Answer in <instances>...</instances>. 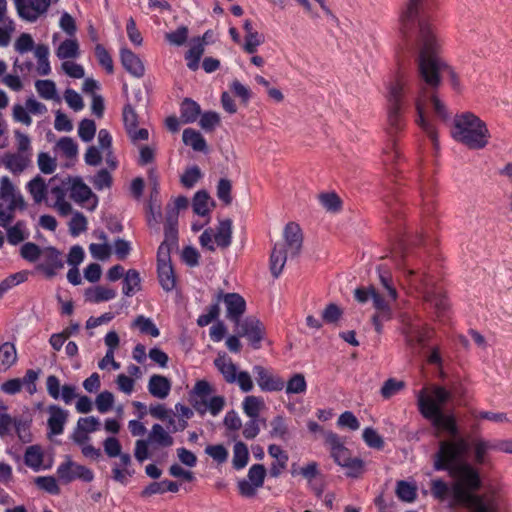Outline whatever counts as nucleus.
Returning a JSON list of instances; mask_svg holds the SVG:
<instances>
[{
    "label": "nucleus",
    "instance_id": "1",
    "mask_svg": "<svg viewBox=\"0 0 512 512\" xmlns=\"http://www.w3.org/2000/svg\"><path fill=\"white\" fill-rule=\"evenodd\" d=\"M438 432H446L451 439L439 442L434 455V468L447 470L453 478L452 495L454 501L470 509L471 512H499L500 499L494 493L477 496L474 492L480 487L477 470L463 457L469 449L468 442L459 435L458 427H434Z\"/></svg>",
    "mask_w": 512,
    "mask_h": 512
},
{
    "label": "nucleus",
    "instance_id": "2",
    "mask_svg": "<svg viewBox=\"0 0 512 512\" xmlns=\"http://www.w3.org/2000/svg\"><path fill=\"white\" fill-rule=\"evenodd\" d=\"M415 45L418 71L423 81L429 87L437 88L441 83L440 73L446 70L452 88L461 91L462 85L457 73L439 57L443 40L429 16L422 15L418 21Z\"/></svg>",
    "mask_w": 512,
    "mask_h": 512
},
{
    "label": "nucleus",
    "instance_id": "3",
    "mask_svg": "<svg viewBox=\"0 0 512 512\" xmlns=\"http://www.w3.org/2000/svg\"><path fill=\"white\" fill-rule=\"evenodd\" d=\"M407 104V76L399 71L386 88V135H394L403 127Z\"/></svg>",
    "mask_w": 512,
    "mask_h": 512
},
{
    "label": "nucleus",
    "instance_id": "4",
    "mask_svg": "<svg viewBox=\"0 0 512 512\" xmlns=\"http://www.w3.org/2000/svg\"><path fill=\"white\" fill-rule=\"evenodd\" d=\"M451 136L469 149L480 150L488 145L490 132L477 115L464 112L454 117Z\"/></svg>",
    "mask_w": 512,
    "mask_h": 512
},
{
    "label": "nucleus",
    "instance_id": "5",
    "mask_svg": "<svg viewBox=\"0 0 512 512\" xmlns=\"http://www.w3.org/2000/svg\"><path fill=\"white\" fill-rule=\"evenodd\" d=\"M215 388L206 380L196 381L189 393L191 405L200 415L209 413L218 416L224 409L226 399L222 395L214 394Z\"/></svg>",
    "mask_w": 512,
    "mask_h": 512
},
{
    "label": "nucleus",
    "instance_id": "6",
    "mask_svg": "<svg viewBox=\"0 0 512 512\" xmlns=\"http://www.w3.org/2000/svg\"><path fill=\"white\" fill-rule=\"evenodd\" d=\"M325 445L335 463L346 469L347 476L357 477L363 470V461L353 458L340 436L332 431L323 433Z\"/></svg>",
    "mask_w": 512,
    "mask_h": 512
},
{
    "label": "nucleus",
    "instance_id": "7",
    "mask_svg": "<svg viewBox=\"0 0 512 512\" xmlns=\"http://www.w3.org/2000/svg\"><path fill=\"white\" fill-rule=\"evenodd\" d=\"M25 200L8 176L0 178V227H7L16 209H25Z\"/></svg>",
    "mask_w": 512,
    "mask_h": 512
},
{
    "label": "nucleus",
    "instance_id": "8",
    "mask_svg": "<svg viewBox=\"0 0 512 512\" xmlns=\"http://www.w3.org/2000/svg\"><path fill=\"white\" fill-rule=\"evenodd\" d=\"M430 100L432 106L434 108L435 113L442 119H446L448 117V112L445 104L439 99V97L434 93L430 92L426 88H422L419 91V94L415 100V106L417 110V124L426 131V133L432 138L435 139V131L433 127L430 125L428 120L425 117L426 103Z\"/></svg>",
    "mask_w": 512,
    "mask_h": 512
},
{
    "label": "nucleus",
    "instance_id": "9",
    "mask_svg": "<svg viewBox=\"0 0 512 512\" xmlns=\"http://www.w3.org/2000/svg\"><path fill=\"white\" fill-rule=\"evenodd\" d=\"M215 367L229 384H237L242 392H250L254 388L251 375L247 371H239L238 367L226 355H219L214 360Z\"/></svg>",
    "mask_w": 512,
    "mask_h": 512
},
{
    "label": "nucleus",
    "instance_id": "10",
    "mask_svg": "<svg viewBox=\"0 0 512 512\" xmlns=\"http://www.w3.org/2000/svg\"><path fill=\"white\" fill-rule=\"evenodd\" d=\"M232 222L224 219L219 222L216 231L206 229L200 236L199 242L202 248L209 251L215 250V245L220 248H227L231 244Z\"/></svg>",
    "mask_w": 512,
    "mask_h": 512
},
{
    "label": "nucleus",
    "instance_id": "11",
    "mask_svg": "<svg viewBox=\"0 0 512 512\" xmlns=\"http://www.w3.org/2000/svg\"><path fill=\"white\" fill-rule=\"evenodd\" d=\"M18 16L27 22H36L58 0H12Z\"/></svg>",
    "mask_w": 512,
    "mask_h": 512
},
{
    "label": "nucleus",
    "instance_id": "12",
    "mask_svg": "<svg viewBox=\"0 0 512 512\" xmlns=\"http://www.w3.org/2000/svg\"><path fill=\"white\" fill-rule=\"evenodd\" d=\"M355 299L361 303L366 304L368 302L372 303L374 309H376L379 313L375 314L372 317L373 324L375 329L380 332L381 331V313L384 310V297L383 294L377 290L374 286H362L354 291Z\"/></svg>",
    "mask_w": 512,
    "mask_h": 512
},
{
    "label": "nucleus",
    "instance_id": "13",
    "mask_svg": "<svg viewBox=\"0 0 512 512\" xmlns=\"http://www.w3.org/2000/svg\"><path fill=\"white\" fill-rule=\"evenodd\" d=\"M57 475L65 483H70L75 479L84 482H91L94 479L92 470L72 461L69 457L58 466Z\"/></svg>",
    "mask_w": 512,
    "mask_h": 512
},
{
    "label": "nucleus",
    "instance_id": "14",
    "mask_svg": "<svg viewBox=\"0 0 512 512\" xmlns=\"http://www.w3.org/2000/svg\"><path fill=\"white\" fill-rule=\"evenodd\" d=\"M70 197L73 201L90 211L95 210L98 205V197L92 192L91 188L79 178L71 182Z\"/></svg>",
    "mask_w": 512,
    "mask_h": 512
},
{
    "label": "nucleus",
    "instance_id": "15",
    "mask_svg": "<svg viewBox=\"0 0 512 512\" xmlns=\"http://www.w3.org/2000/svg\"><path fill=\"white\" fill-rule=\"evenodd\" d=\"M48 436H58L64 432L65 425L69 418V411L52 404L46 408Z\"/></svg>",
    "mask_w": 512,
    "mask_h": 512
},
{
    "label": "nucleus",
    "instance_id": "16",
    "mask_svg": "<svg viewBox=\"0 0 512 512\" xmlns=\"http://www.w3.org/2000/svg\"><path fill=\"white\" fill-rule=\"evenodd\" d=\"M257 384L262 391L276 392L281 391L285 387V381L278 375L268 371L260 365L253 367Z\"/></svg>",
    "mask_w": 512,
    "mask_h": 512
},
{
    "label": "nucleus",
    "instance_id": "17",
    "mask_svg": "<svg viewBox=\"0 0 512 512\" xmlns=\"http://www.w3.org/2000/svg\"><path fill=\"white\" fill-rule=\"evenodd\" d=\"M241 337H246L254 348L259 347V343L263 338L264 327L262 323L255 317H247L242 322L237 323Z\"/></svg>",
    "mask_w": 512,
    "mask_h": 512
},
{
    "label": "nucleus",
    "instance_id": "18",
    "mask_svg": "<svg viewBox=\"0 0 512 512\" xmlns=\"http://www.w3.org/2000/svg\"><path fill=\"white\" fill-rule=\"evenodd\" d=\"M121 63L124 69L133 77L142 78L145 74V66L142 60L128 48L120 50Z\"/></svg>",
    "mask_w": 512,
    "mask_h": 512
},
{
    "label": "nucleus",
    "instance_id": "19",
    "mask_svg": "<svg viewBox=\"0 0 512 512\" xmlns=\"http://www.w3.org/2000/svg\"><path fill=\"white\" fill-rule=\"evenodd\" d=\"M51 203L49 206L54 208L60 215L67 216L72 212V205L66 199V189L61 185L52 186L49 190Z\"/></svg>",
    "mask_w": 512,
    "mask_h": 512
},
{
    "label": "nucleus",
    "instance_id": "20",
    "mask_svg": "<svg viewBox=\"0 0 512 512\" xmlns=\"http://www.w3.org/2000/svg\"><path fill=\"white\" fill-rule=\"evenodd\" d=\"M285 243H282L291 256L299 253L302 246V234L298 224L290 222L284 229Z\"/></svg>",
    "mask_w": 512,
    "mask_h": 512
},
{
    "label": "nucleus",
    "instance_id": "21",
    "mask_svg": "<svg viewBox=\"0 0 512 512\" xmlns=\"http://www.w3.org/2000/svg\"><path fill=\"white\" fill-rule=\"evenodd\" d=\"M4 167L13 174H21L32 163V157L16 152H8L2 159Z\"/></svg>",
    "mask_w": 512,
    "mask_h": 512
},
{
    "label": "nucleus",
    "instance_id": "22",
    "mask_svg": "<svg viewBox=\"0 0 512 512\" xmlns=\"http://www.w3.org/2000/svg\"><path fill=\"white\" fill-rule=\"evenodd\" d=\"M223 300L227 308V317L232 321H239L240 316L245 311V300L237 293H227L223 295Z\"/></svg>",
    "mask_w": 512,
    "mask_h": 512
},
{
    "label": "nucleus",
    "instance_id": "23",
    "mask_svg": "<svg viewBox=\"0 0 512 512\" xmlns=\"http://www.w3.org/2000/svg\"><path fill=\"white\" fill-rule=\"evenodd\" d=\"M41 259L43 260L41 268L48 276H53L57 270L64 266L60 253L52 247L43 249V256Z\"/></svg>",
    "mask_w": 512,
    "mask_h": 512
},
{
    "label": "nucleus",
    "instance_id": "24",
    "mask_svg": "<svg viewBox=\"0 0 512 512\" xmlns=\"http://www.w3.org/2000/svg\"><path fill=\"white\" fill-rule=\"evenodd\" d=\"M113 479L123 485L128 483L130 477L134 475L131 468V457L129 454L120 456L119 463H115L112 468Z\"/></svg>",
    "mask_w": 512,
    "mask_h": 512
},
{
    "label": "nucleus",
    "instance_id": "25",
    "mask_svg": "<svg viewBox=\"0 0 512 512\" xmlns=\"http://www.w3.org/2000/svg\"><path fill=\"white\" fill-rule=\"evenodd\" d=\"M149 393L158 399H165L171 390V382L162 375L154 374L148 381Z\"/></svg>",
    "mask_w": 512,
    "mask_h": 512
},
{
    "label": "nucleus",
    "instance_id": "26",
    "mask_svg": "<svg viewBox=\"0 0 512 512\" xmlns=\"http://www.w3.org/2000/svg\"><path fill=\"white\" fill-rule=\"evenodd\" d=\"M26 189L31 195L34 203L40 204L47 200L49 193L48 186L43 177L37 175L26 184Z\"/></svg>",
    "mask_w": 512,
    "mask_h": 512
},
{
    "label": "nucleus",
    "instance_id": "27",
    "mask_svg": "<svg viewBox=\"0 0 512 512\" xmlns=\"http://www.w3.org/2000/svg\"><path fill=\"white\" fill-rule=\"evenodd\" d=\"M25 464L34 471L48 469L50 465L44 464V454L40 446H29L24 455Z\"/></svg>",
    "mask_w": 512,
    "mask_h": 512
},
{
    "label": "nucleus",
    "instance_id": "28",
    "mask_svg": "<svg viewBox=\"0 0 512 512\" xmlns=\"http://www.w3.org/2000/svg\"><path fill=\"white\" fill-rule=\"evenodd\" d=\"M55 54L60 60L65 61L78 58L80 55V48L77 39L75 37H69L62 41L57 46Z\"/></svg>",
    "mask_w": 512,
    "mask_h": 512
},
{
    "label": "nucleus",
    "instance_id": "29",
    "mask_svg": "<svg viewBox=\"0 0 512 512\" xmlns=\"http://www.w3.org/2000/svg\"><path fill=\"white\" fill-rule=\"evenodd\" d=\"M268 453L275 459V462L270 467V475L278 477L287 466L288 455L276 444H271L268 447Z\"/></svg>",
    "mask_w": 512,
    "mask_h": 512
},
{
    "label": "nucleus",
    "instance_id": "30",
    "mask_svg": "<svg viewBox=\"0 0 512 512\" xmlns=\"http://www.w3.org/2000/svg\"><path fill=\"white\" fill-rule=\"evenodd\" d=\"M289 251L284 247L283 244H276L272 250L270 256V270L274 277H278L287 260Z\"/></svg>",
    "mask_w": 512,
    "mask_h": 512
},
{
    "label": "nucleus",
    "instance_id": "31",
    "mask_svg": "<svg viewBox=\"0 0 512 512\" xmlns=\"http://www.w3.org/2000/svg\"><path fill=\"white\" fill-rule=\"evenodd\" d=\"M56 156L74 159L78 155V144L71 137H61L54 146Z\"/></svg>",
    "mask_w": 512,
    "mask_h": 512
},
{
    "label": "nucleus",
    "instance_id": "32",
    "mask_svg": "<svg viewBox=\"0 0 512 512\" xmlns=\"http://www.w3.org/2000/svg\"><path fill=\"white\" fill-rule=\"evenodd\" d=\"M116 290L104 286L90 287L85 291V299L91 303H100L112 300L116 297Z\"/></svg>",
    "mask_w": 512,
    "mask_h": 512
},
{
    "label": "nucleus",
    "instance_id": "33",
    "mask_svg": "<svg viewBox=\"0 0 512 512\" xmlns=\"http://www.w3.org/2000/svg\"><path fill=\"white\" fill-rule=\"evenodd\" d=\"M147 439L151 445L157 447H170L174 443L173 437L160 424H154L152 426Z\"/></svg>",
    "mask_w": 512,
    "mask_h": 512
},
{
    "label": "nucleus",
    "instance_id": "34",
    "mask_svg": "<svg viewBox=\"0 0 512 512\" xmlns=\"http://www.w3.org/2000/svg\"><path fill=\"white\" fill-rule=\"evenodd\" d=\"M472 449L474 453V461L477 464H482L485 462L488 452L496 450V441L491 442L483 438H476L472 442Z\"/></svg>",
    "mask_w": 512,
    "mask_h": 512
},
{
    "label": "nucleus",
    "instance_id": "35",
    "mask_svg": "<svg viewBox=\"0 0 512 512\" xmlns=\"http://www.w3.org/2000/svg\"><path fill=\"white\" fill-rule=\"evenodd\" d=\"M34 55L37 59V73L41 76L49 75L51 73L49 48L46 45H38L34 49Z\"/></svg>",
    "mask_w": 512,
    "mask_h": 512
},
{
    "label": "nucleus",
    "instance_id": "36",
    "mask_svg": "<svg viewBox=\"0 0 512 512\" xmlns=\"http://www.w3.org/2000/svg\"><path fill=\"white\" fill-rule=\"evenodd\" d=\"M244 413L252 419H257L260 412L265 408L263 398L259 396L250 395L244 398L242 402Z\"/></svg>",
    "mask_w": 512,
    "mask_h": 512
},
{
    "label": "nucleus",
    "instance_id": "37",
    "mask_svg": "<svg viewBox=\"0 0 512 512\" xmlns=\"http://www.w3.org/2000/svg\"><path fill=\"white\" fill-rule=\"evenodd\" d=\"M35 89L39 96L45 100L61 101L57 93L56 84L52 80H37L35 82Z\"/></svg>",
    "mask_w": 512,
    "mask_h": 512
},
{
    "label": "nucleus",
    "instance_id": "38",
    "mask_svg": "<svg viewBox=\"0 0 512 512\" xmlns=\"http://www.w3.org/2000/svg\"><path fill=\"white\" fill-rule=\"evenodd\" d=\"M7 228V240L11 245H17L29 237V231L23 221H18Z\"/></svg>",
    "mask_w": 512,
    "mask_h": 512
},
{
    "label": "nucleus",
    "instance_id": "39",
    "mask_svg": "<svg viewBox=\"0 0 512 512\" xmlns=\"http://www.w3.org/2000/svg\"><path fill=\"white\" fill-rule=\"evenodd\" d=\"M158 278L165 291H171L175 288L176 280L171 263L158 265Z\"/></svg>",
    "mask_w": 512,
    "mask_h": 512
},
{
    "label": "nucleus",
    "instance_id": "40",
    "mask_svg": "<svg viewBox=\"0 0 512 512\" xmlns=\"http://www.w3.org/2000/svg\"><path fill=\"white\" fill-rule=\"evenodd\" d=\"M17 360L16 348L13 344L6 342L0 346V371H6Z\"/></svg>",
    "mask_w": 512,
    "mask_h": 512
},
{
    "label": "nucleus",
    "instance_id": "41",
    "mask_svg": "<svg viewBox=\"0 0 512 512\" xmlns=\"http://www.w3.org/2000/svg\"><path fill=\"white\" fill-rule=\"evenodd\" d=\"M213 205V201L205 191H198L193 198V211L197 215H208Z\"/></svg>",
    "mask_w": 512,
    "mask_h": 512
},
{
    "label": "nucleus",
    "instance_id": "42",
    "mask_svg": "<svg viewBox=\"0 0 512 512\" xmlns=\"http://www.w3.org/2000/svg\"><path fill=\"white\" fill-rule=\"evenodd\" d=\"M200 106L193 100L186 98L181 104L180 118L183 123H193L200 114Z\"/></svg>",
    "mask_w": 512,
    "mask_h": 512
},
{
    "label": "nucleus",
    "instance_id": "43",
    "mask_svg": "<svg viewBox=\"0 0 512 512\" xmlns=\"http://www.w3.org/2000/svg\"><path fill=\"white\" fill-rule=\"evenodd\" d=\"M183 142L191 146L195 151H204L206 149V141L203 136L191 128L183 131Z\"/></svg>",
    "mask_w": 512,
    "mask_h": 512
},
{
    "label": "nucleus",
    "instance_id": "44",
    "mask_svg": "<svg viewBox=\"0 0 512 512\" xmlns=\"http://www.w3.org/2000/svg\"><path fill=\"white\" fill-rule=\"evenodd\" d=\"M249 459V451L243 442H236L233 447V467L237 470L243 469Z\"/></svg>",
    "mask_w": 512,
    "mask_h": 512
},
{
    "label": "nucleus",
    "instance_id": "45",
    "mask_svg": "<svg viewBox=\"0 0 512 512\" xmlns=\"http://www.w3.org/2000/svg\"><path fill=\"white\" fill-rule=\"evenodd\" d=\"M140 289V276L136 270L127 271L123 281V293L126 296H132Z\"/></svg>",
    "mask_w": 512,
    "mask_h": 512
},
{
    "label": "nucleus",
    "instance_id": "46",
    "mask_svg": "<svg viewBox=\"0 0 512 512\" xmlns=\"http://www.w3.org/2000/svg\"><path fill=\"white\" fill-rule=\"evenodd\" d=\"M16 153L24 154L29 157H33V148L30 137L21 132L20 130L14 131Z\"/></svg>",
    "mask_w": 512,
    "mask_h": 512
},
{
    "label": "nucleus",
    "instance_id": "47",
    "mask_svg": "<svg viewBox=\"0 0 512 512\" xmlns=\"http://www.w3.org/2000/svg\"><path fill=\"white\" fill-rule=\"evenodd\" d=\"M177 221L178 215L175 211H170L167 214L166 225H165V240L170 244H176L177 242Z\"/></svg>",
    "mask_w": 512,
    "mask_h": 512
},
{
    "label": "nucleus",
    "instance_id": "48",
    "mask_svg": "<svg viewBox=\"0 0 512 512\" xmlns=\"http://www.w3.org/2000/svg\"><path fill=\"white\" fill-rule=\"evenodd\" d=\"M307 383L305 377L301 373L294 374L286 385L287 394H303L306 392Z\"/></svg>",
    "mask_w": 512,
    "mask_h": 512
},
{
    "label": "nucleus",
    "instance_id": "49",
    "mask_svg": "<svg viewBox=\"0 0 512 512\" xmlns=\"http://www.w3.org/2000/svg\"><path fill=\"white\" fill-rule=\"evenodd\" d=\"M14 32L15 22L7 17L0 23V47H7L10 44Z\"/></svg>",
    "mask_w": 512,
    "mask_h": 512
},
{
    "label": "nucleus",
    "instance_id": "50",
    "mask_svg": "<svg viewBox=\"0 0 512 512\" xmlns=\"http://www.w3.org/2000/svg\"><path fill=\"white\" fill-rule=\"evenodd\" d=\"M204 53V46L201 42L194 44L186 53L187 66L195 71L199 66V61Z\"/></svg>",
    "mask_w": 512,
    "mask_h": 512
},
{
    "label": "nucleus",
    "instance_id": "51",
    "mask_svg": "<svg viewBox=\"0 0 512 512\" xmlns=\"http://www.w3.org/2000/svg\"><path fill=\"white\" fill-rule=\"evenodd\" d=\"M28 278L27 271H20L8 276L0 283V297L12 287L25 282Z\"/></svg>",
    "mask_w": 512,
    "mask_h": 512
},
{
    "label": "nucleus",
    "instance_id": "52",
    "mask_svg": "<svg viewBox=\"0 0 512 512\" xmlns=\"http://www.w3.org/2000/svg\"><path fill=\"white\" fill-rule=\"evenodd\" d=\"M270 435L273 438L285 439L288 436V425L282 416H277L270 422Z\"/></svg>",
    "mask_w": 512,
    "mask_h": 512
},
{
    "label": "nucleus",
    "instance_id": "53",
    "mask_svg": "<svg viewBox=\"0 0 512 512\" xmlns=\"http://www.w3.org/2000/svg\"><path fill=\"white\" fill-rule=\"evenodd\" d=\"M133 326L137 327L141 333L149 334L152 337H158L160 332L156 325L150 318H146L144 316H138L134 322Z\"/></svg>",
    "mask_w": 512,
    "mask_h": 512
},
{
    "label": "nucleus",
    "instance_id": "54",
    "mask_svg": "<svg viewBox=\"0 0 512 512\" xmlns=\"http://www.w3.org/2000/svg\"><path fill=\"white\" fill-rule=\"evenodd\" d=\"M87 230V219L80 212H74L69 222V232L76 237Z\"/></svg>",
    "mask_w": 512,
    "mask_h": 512
},
{
    "label": "nucleus",
    "instance_id": "55",
    "mask_svg": "<svg viewBox=\"0 0 512 512\" xmlns=\"http://www.w3.org/2000/svg\"><path fill=\"white\" fill-rule=\"evenodd\" d=\"M96 133V124L91 119H83L78 126V136L83 142H90Z\"/></svg>",
    "mask_w": 512,
    "mask_h": 512
},
{
    "label": "nucleus",
    "instance_id": "56",
    "mask_svg": "<svg viewBox=\"0 0 512 512\" xmlns=\"http://www.w3.org/2000/svg\"><path fill=\"white\" fill-rule=\"evenodd\" d=\"M396 494L401 500L412 502L416 498V486L406 481H400L396 487Z\"/></svg>",
    "mask_w": 512,
    "mask_h": 512
},
{
    "label": "nucleus",
    "instance_id": "57",
    "mask_svg": "<svg viewBox=\"0 0 512 512\" xmlns=\"http://www.w3.org/2000/svg\"><path fill=\"white\" fill-rule=\"evenodd\" d=\"M35 484L42 490L58 495L60 493L59 485L53 476H40L35 479Z\"/></svg>",
    "mask_w": 512,
    "mask_h": 512
},
{
    "label": "nucleus",
    "instance_id": "58",
    "mask_svg": "<svg viewBox=\"0 0 512 512\" xmlns=\"http://www.w3.org/2000/svg\"><path fill=\"white\" fill-rule=\"evenodd\" d=\"M337 425L340 428L356 431L360 428V422L351 411H345L338 417Z\"/></svg>",
    "mask_w": 512,
    "mask_h": 512
},
{
    "label": "nucleus",
    "instance_id": "59",
    "mask_svg": "<svg viewBox=\"0 0 512 512\" xmlns=\"http://www.w3.org/2000/svg\"><path fill=\"white\" fill-rule=\"evenodd\" d=\"M37 164L40 171L44 174H52L57 167L56 158L50 156L46 152L38 154Z\"/></svg>",
    "mask_w": 512,
    "mask_h": 512
},
{
    "label": "nucleus",
    "instance_id": "60",
    "mask_svg": "<svg viewBox=\"0 0 512 512\" xmlns=\"http://www.w3.org/2000/svg\"><path fill=\"white\" fill-rule=\"evenodd\" d=\"M266 475V469L261 464H254L250 467L247 475V480L261 488L264 484V479Z\"/></svg>",
    "mask_w": 512,
    "mask_h": 512
},
{
    "label": "nucleus",
    "instance_id": "61",
    "mask_svg": "<svg viewBox=\"0 0 512 512\" xmlns=\"http://www.w3.org/2000/svg\"><path fill=\"white\" fill-rule=\"evenodd\" d=\"M319 201L329 212H338L341 208V200L335 193L320 194Z\"/></svg>",
    "mask_w": 512,
    "mask_h": 512
},
{
    "label": "nucleus",
    "instance_id": "62",
    "mask_svg": "<svg viewBox=\"0 0 512 512\" xmlns=\"http://www.w3.org/2000/svg\"><path fill=\"white\" fill-rule=\"evenodd\" d=\"M21 256L30 262H34L43 256V249L34 243H25L20 249Z\"/></svg>",
    "mask_w": 512,
    "mask_h": 512
},
{
    "label": "nucleus",
    "instance_id": "63",
    "mask_svg": "<svg viewBox=\"0 0 512 512\" xmlns=\"http://www.w3.org/2000/svg\"><path fill=\"white\" fill-rule=\"evenodd\" d=\"M95 404L100 413H106L111 410L114 404V395L109 391H102L97 395Z\"/></svg>",
    "mask_w": 512,
    "mask_h": 512
},
{
    "label": "nucleus",
    "instance_id": "64",
    "mask_svg": "<svg viewBox=\"0 0 512 512\" xmlns=\"http://www.w3.org/2000/svg\"><path fill=\"white\" fill-rule=\"evenodd\" d=\"M205 453L219 464L226 462L229 455L228 450L222 444L207 446Z\"/></svg>",
    "mask_w": 512,
    "mask_h": 512
}]
</instances>
